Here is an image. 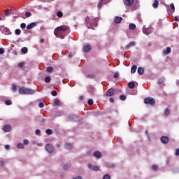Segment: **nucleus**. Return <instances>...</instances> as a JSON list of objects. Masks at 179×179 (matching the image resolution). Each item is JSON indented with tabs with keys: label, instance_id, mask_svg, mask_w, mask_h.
<instances>
[{
	"label": "nucleus",
	"instance_id": "19",
	"mask_svg": "<svg viewBox=\"0 0 179 179\" xmlns=\"http://www.w3.org/2000/svg\"><path fill=\"white\" fill-rule=\"evenodd\" d=\"M137 72H138V75H143V73H145V70L142 67H138Z\"/></svg>",
	"mask_w": 179,
	"mask_h": 179
},
{
	"label": "nucleus",
	"instance_id": "26",
	"mask_svg": "<svg viewBox=\"0 0 179 179\" xmlns=\"http://www.w3.org/2000/svg\"><path fill=\"white\" fill-rule=\"evenodd\" d=\"M17 149H24V144L19 143L17 144Z\"/></svg>",
	"mask_w": 179,
	"mask_h": 179
},
{
	"label": "nucleus",
	"instance_id": "9",
	"mask_svg": "<svg viewBox=\"0 0 179 179\" xmlns=\"http://www.w3.org/2000/svg\"><path fill=\"white\" fill-rule=\"evenodd\" d=\"M12 129V127L9 124H6L3 127V130L4 132H10V130Z\"/></svg>",
	"mask_w": 179,
	"mask_h": 179
},
{
	"label": "nucleus",
	"instance_id": "44",
	"mask_svg": "<svg viewBox=\"0 0 179 179\" xmlns=\"http://www.w3.org/2000/svg\"><path fill=\"white\" fill-rule=\"evenodd\" d=\"M108 167L109 169H115V165H114V164H109L108 165Z\"/></svg>",
	"mask_w": 179,
	"mask_h": 179
},
{
	"label": "nucleus",
	"instance_id": "38",
	"mask_svg": "<svg viewBox=\"0 0 179 179\" xmlns=\"http://www.w3.org/2000/svg\"><path fill=\"white\" fill-rule=\"evenodd\" d=\"M103 5H104V4L103 3V1L100 0V1H99V3H98V6H97L98 8L100 9V8H101V6H103Z\"/></svg>",
	"mask_w": 179,
	"mask_h": 179
},
{
	"label": "nucleus",
	"instance_id": "39",
	"mask_svg": "<svg viewBox=\"0 0 179 179\" xmlns=\"http://www.w3.org/2000/svg\"><path fill=\"white\" fill-rule=\"evenodd\" d=\"M35 134L38 136H41V131H40L38 129L35 131Z\"/></svg>",
	"mask_w": 179,
	"mask_h": 179
},
{
	"label": "nucleus",
	"instance_id": "32",
	"mask_svg": "<svg viewBox=\"0 0 179 179\" xmlns=\"http://www.w3.org/2000/svg\"><path fill=\"white\" fill-rule=\"evenodd\" d=\"M10 12H12V9H6L5 10V16H9L10 15Z\"/></svg>",
	"mask_w": 179,
	"mask_h": 179
},
{
	"label": "nucleus",
	"instance_id": "4",
	"mask_svg": "<svg viewBox=\"0 0 179 179\" xmlns=\"http://www.w3.org/2000/svg\"><path fill=\"white\" fill-rule=\"evenodd\" d=\"M144 103L145 104H150V106H155L156 101L153 98L148 97L144 99Z\"/></svg>",
	"mask_w": 179,
	"mask_h": 179
},
{
	"label": "nucleus",
	"instance_id": "57",
	"mask_svg": "<svg viewBox=\"0 0 179 179\" xmlns=\"http://www.w3.org/2000/svg\"><path fill=\"white\" fill-rule=\"evenodd\" d=\"M175 156H179V148L176 150Z\"/></svg>",
	"mask_w": 179,
	"mask_h": 179
},
{
	"label": "nucleus",
	"instance_id": "29",
	"mask_svg": "<svg viewBox=\"0 0 179 179\" xmlns=\"http://www.w3.org/2000/svg\"><path fill=\"white\" fill-rule=\"evenodd\" d=\"M86 78H87V79H94V78H96V75H94V74H87V76H86Z\"/></svg>",
	"mask_w": 179,
	"mask_h": 179
},
{
	"label": "nucleus",
	"instance_id": "58",
	"mask_svg": "<svg viewBox=\"0 0 179 179\" xmlns=\"http://www.w3.org/2000/svg\"><path fill=\"white\" fill-rule=\"evenodd\" d=\"M101 1H102V3L103 5H106V4L108 3V0H101Z\"/></svg>",
	"mask_w": 179,
	"mask_h": 179
},
{
	"label": "nucleus",
	"instance_id": "5",
	"mask_svg": "<svg viewBox=\"0 0 179 179\" xmlns=\"http://www.w3.org/2000/svg\"><path fill=\"white\" fill-rule=\"evenodd\" d=\"M45 149L48 153H52L54 152V145L51 143H48L45 146Z\"/></svg>",
	"mask_w": 179,
	"mask_h": 179
},
{
	"label": "nucleus",
	"instance_id": "46",
	"mask_svg": "<svg viewBox=\"0 0 179 179\" xmlns=\"http://www.w3.org/2000/svg\"><path fill=\"white\" fill-rule=\"evenodd\" d=\"M25 16H26V17H30V16H31V13L29 12V11L26 12Z\"/></svg>",
	"mask_w": 179,
	"mask_h": 179
},
{
	"label": "nucleus",
	"instance_id": "12",
	"mask_svg": "<svg viewBox=\"0 0 179 179\" xmlns=\"http://www.w3.org/2000/svg\"><path fill=\"white\" fill-rule=\"evenodd\" d=\"M36 26H37V24L36 22H31L27 26V29L31 30V29H34Z\"/></svg>",
	"mask_w": 179,
	"mask_h": 179
},
{
	"label": "nucleus",
	"instance_id": "34",
	"mask_svg": "<svg viewBox=\"0 0 179 179\" xmlns=\"http://www.w3.org/2000/svg\"><path fill=\"white\" fill-rule=\"evenodd\" d=\"M164 82V77H162L158 80V85H163Z\"/></svg>",
	"mask_w": 179,
	"mask_h": 179
},
{
	"label": "nucleus",
	"instance_id": "55",
	"mask_svg": "<svg viewBox=\"0 0 179 179\" xmlns=\"http://www.w3.org/2000/svg\"><path fill=\"white\" fill-rule=\"evenodd\" d=\"M5 53V49H3V48H0V54H4Z\"/></svg>",
	"mask_w": 179,
	"mask_h": 179
},
{
	"label": "nucleus",
	"instance_id": "61",
	"mask_svg": "<svg viewBox=\"0 0 179 179\" xmlns=\"http://www.w3.org/2000/svg\"><path fill=\"white\" fill-rule=\"evenodd\" d=\"M174 20H175V22H178L179 21L178 17L175 16L174 17Z\"/></svg>",
	"mask_w": 179,
	"mask_h": 179
},
{
	"label": "nucleus",
	"instance_id": "51",
	"mask_svg": "<svg viewBox=\"0 0 179 179\" xmlns=\"http://www.w3.org/2000/svg\"><path fill=\"white\" fill-rule=\"evenodd\" d=\"M3 166H5V162L0 160V167H3Z\"/></svg>",
	"mask_w": 179,
	"mask_h": 179
},
{
	"label": "nucleus",
	"instance_id": "30",
	"mask_svg": "<svg viewBox=\"0 0 179 179\" xmlns=\"http://www.w3.org/2000/svg\"><path fill=\"white\" fill-rule=\"evenodd\" d=\"M71 167V164L67 163L63 166L64 170H68Z\"/></svg>",
	"mask_w": 179,
	"mask_h": 179
},
{
	"label": "nucleus",
	"instance_id": "47",
	"mask_svg": "<svg viewBox=\"0 0 179 179\" xmlns=\"http://www.w3.org/2000/svg\"><path fill=\"white\" fill-rule=\"evenodd\" d=\"M165 115H170V110L169 108H166L164 112Z\"/></svg>",
	"mask_w": 179,
	"mask_h": 179
},
{
	"label": "nucleus",
	"instance_id": "27",
	"mask_svg": "<svg viewBox=\"0 0 179 179\" xmlns=\"http://www.w3.org/2000/svg\"><path fill=\"white\" fill-rule=\"evenodd\" d=\"M28 51H29V49H27V47H23L21 49V52H22V54H27Z\"/></svg>",
	"mask_w": 179,
	"mask_h": 179
},
{
	"label": "nucleus",
	"instance_id": "41",
	"mask_svg": "<svg viewBox=\"0 0 179 179\" xmlns=\"http://www.w3.org/2000/svg\"><path fill=\"white\" fill-rule=\"evenodd\" d=\"M120 99L122 101H124V100H127V96L125 95H120Z\"/></svg>",
	"mask_w": 179,
	"mask_h": 179
},
{
	"label": "nucleus",
	"instance_id": "45",
	"mask_svg": "<svg viewBox=\"0 0 179 179\" xmlns=\"http://www.w3.org/2000/svg\"><path fill=\"white\" fill-rule=\"evenodd\" d=\"M89 106H93V99H90L87 101Z\"/></svg>",
	"mask_w": 179,
	"mask_h": 179
},
{
	"label": "nucleus",
	"instance_id": "49",
	"mask_svg": "<svg viewBox=\"0 0 179 179\" xmlns=\"http://www.w3.org/2000/svg\"><path fill=\"white\" fill-rule=\"evenodd\" d=\"M29 140L25 139V140L23 141V143L22 144L27 145H29Z\"/></svg>",
	"mask_w": 179,
	"mask_h": 179
},
{
	"label": "nucleus",
	"instance_id": "31",
	"mask_svg": "<svg viewBox=\"0 0 179 179\" xmlns=\"http://www.w3.org/2000/svg\"><path fill=\"white\" fill-rule=\"evenodd\" d=\"M54 103L56 106H61V101H59L58 99H55L54 100Z\"/></svg>",
	"mask_w": 179,
	"mask_h": 179
},
{
	"label": "nucleus",
	"instance_id": "18",
	"mask_svg": "<svg viewBox=\"0 0 179 179\" xmlns=\"http://www.w3.org/2000/svg\"><path fill=\"white\" fill-rule=\"evenodd\" d=\"M151 31H150V29H143V33L144 34H145L146 36H149V34H150Z\"/></svg>",
	"mask_w": 179,
	"mask_h": 179
},
{
	"label": "nucleus",
	"instance_id": "33",
	"mask_svg": "<svg viewBox=\"0 0 179 179\" xmlns=\"http://www.w3.org/2000/svg\"><path fill=\"white\" fill-rule=\"evenodd\" d=\"M15 34L16 36H20V34H22V31L19 29H17L15 30Z\"/></svg>",
	"mask_w": 179,
	"mask_h": 179
},
{
	"label": "nucleus",
	"instance_id": "20",
	"mask_svg": "<svg viewBox=\"0 0 179 179\" xmlns=\"http://www.w3.org/2000/svg\"><path fill=\"white\" fill-rule=\"evenodd\" d=\"M128 87L129 89H134L135 87V83L134 81H131L128 83Z\"/></svg>",
	"mask_w": 179,
	"mask_h": 179
},
{
	"label": "nucleus",
	"instance_id": "50",
	"mask_svg": "<svg viewBox=\"0 0 179 179\" xmlns=\"http://www.w3.org/2000/svg\"><path fill=\"white\" fill-rule=\"evenodd\" d=\"M20 27L22 29H26V23H21Z\"/></svg>",
	"mask_w": 179,
	"mask_h": 179
},
{
	"label": "nucleus",
	"instance_id": "42",
	"mask_svg": "<svg viewBox=\"0 0 179 179\" xmlns=\"http://www.w3.org/2000/svg\"><path fill=\"white\" fill-rule=\"evenodd\" d=\"M103 179H111V176H110V174H106L103 176Z\"/></svg>",
	"mask_w": 179,
	"mask_h": 179
},
{
	"label": "nucleus",
	"instance_id": "35",
	"mask_svg": "<svg viewBox=\"0 0 179 179\" xmlns=\"http://www.w3.org/2000/svg\"><path fill=\"white\" fill-rule=\"evenodd\" d=\"M45 83H50V82H51V77L46 76L45 78Z\"/></svg>",
	"mask_w": 179,
	"mask_h": 179
},
{
	"label": "nucleus",
	"instance_id": "37",
	"mask_svg": "<svg viewBox=\"0 0 179 179\" xmlns=\"http://www.w3.org/2000/svg\"><path fill=\"white\" fill-rule=\"evenodd\" d=\"M47 135H52V130L51 129H48L45 130Z\"/></svg>",
	"mask_w": 179,
	"mask_h": 179
},
{
	"label": "nucleus",
	"instance_id": "54",
	"mask_svg": "<svg viewBox=\"0 0 179 179\" xmlns=\"http://www.w3.org/2000/svg\"><path fill=\"white\" fill-rule=\"evenodd\" d=\"M38 107H40V108H43L44 107V103L40 102L38 103Z\"/></svg>",
	"mask_w": 179,
	"mask_h": 179
},
{
	"label": "nucleus",
	"instance_id": "40",
	"mask_svg": "<svg viewBox=\"0 0 179 179\" xmlns=\"http://www.w3.org/2000/svg\"><path fill=\"white\" fill-rule=\"evenodd\" d=\"M5 104H6V106H11L12 101H10V100H6L5 101Z\"/></svg>",
	"mask_w": 179,
	"mask_h": 179
},
{
	"label": "nucleus",
	"instance_id": "2",
	"mask_svg": "<svg viewBox=\"0 0 179 179\" xmlns=\"http://www.w3.org/2000/svg\"><path fill=\"white\" fill-rule=\"evenodd\" d=\"M19 93L20 94H34V93H36V90L21 87L19 89Z\"/></svg>",
	"mask_w": 179,
	"mask_h": 179
},
{
	"label": "nucleus",
	"instance_id": "7",
	"mask_svg": "<svg viewBox=\"0 0 179 179\" xmlns=\"http://www.w3.org/2000/svg\"><path fill=\"white\" fill-rule=\"evenodd\" d=\"M160 141H161L162 143H163L164 145H167V143H169V141H170V139L169 138L168 136H162L160 138Z\"/></svg>",
	"mask_w": 179,
	"mask_h": 179
},
{
	"label": "nucleus",
	"instance_id": "15",
	"mask_svg": "<svg viewBox=\"0 0 179 179\" xmlns=\"http://www.w3.org/2000/svg\"><path fill=\"white\" fill-rule=\"evenodd\" d=\"M76 118H78V116L75 115H70L69 116V121H76Z\"/></svg>",
	"mask_w": 179,
	"mask_h": 179
},
{
	"label": "nucleus",
	"instance_id": "10",
	"mask_svg": "<svg viewBox=\"0 0 179 179\" xmlns=\"http://www.w3.org/2000/svg\"><path fill=\"white\" fill-rule=\"evenodd\" d=\"M88 167L90 170H93L94 171H99V168L97 166H92V164H88Z\"/></svg>",
	"mask_w": 179,
	"mask_h": 179
},
{
	"label": "nucleus",
	"instance_id": "25",
	"mask_svg": "<svg viewBox=\"0 0 179 179\" xmlns=\"http://www.w3.org/2000/svg\"><path fill=\"white\" fill-rule=\"evenodd\" d=\"M152 6L155 8V9L159 7V1L155 0L154 3H152Z\"/></svg>",
	"mask_w": 179,
	"mask_h": 179
},
{
	"label": "nucleus",
	"instance_id": "13",
	"mask_svg": "<svg viewBox=\"0 0 179 179\" xmlns=\"http://www.w3.org/2000/svg\"><path fill=\"white\" fill-rule=\"evenodd\" d=\"M113 94H114V88H110L109 90H108V91L106 92V96H108V97H111Z\"/></svg>",
	"mask_w": 179,
	"mask_h": 179
},
{
	"label": "nucleus",
	"instance_id": "3",
	"mask_svg": "<svg viewBox=\"0 0 179 179\" xmlns=\"http://www.w3.org/2000/svg\"><path fill=\"white\" fill-rule=\"evenodd\" d=\"M68 29H69V27H68L66 26H64V25L59 26L55 29V30L54 31V34H55V36H56V37H59L58 32H57V31H66V30H68Z\"/></svg>",
	"mask_w": 179,
	"mask_h": 179
},
{
	"label": "nucleus",
	"instance_id": "17",
	"mask_svg": "<svg viewBox=\"0 0 179 179\" xmlns=\"http://www.w3.org/2000/svg\"><path fill=\"white\" fill-rule=\"evenodd\" d=\"M136 44V43H135V41H131L126 45V48H131V47H135Z\"/></svg>",
	"mask_w": 179,
	"mask_h": 179
},
{
	"label": "nucleus",
	"instance_id": "62",
	"mask_svg": "<svg viewBox=\"0 0 179 179\" xmlns=\"http://www.w3.org/2000/svg\"><path fill=\"white\" fill-rule=\"evenodd\" d=\"M109 101H110V103H114V99H113V98H110V99H109Z\"/></svg>",
	"mask_w": 179,
	"mask_h": 179
},
{
	"label": "nucleus",
	"instance_id": "8",
	"mask_svg": "<svg viewBox=\"0 0 179 179\" xmlns=\"http://www.w3.org/2000/svg\"><path fill=\"white\" fill-rule=\"evenodd\" d=\"M83 50L85 52H89L92 50V46L87 43H85L83 46Z\"/></svg>",
	"mask_w": 179,
	"mask_h": 179
},
{
	"label": "nucleus",
	"instance_id": "28",
	"mask_svg": "<svg viewBox=\"0 0 179 179\" xmlns=\"http://www.w3.org/2000/svg\"><path fill=\"white\" fill-rule=\"evenodd\" d=\"M46 71L48 73H51L54 71V68L52 66H48L47 67Z\"/></svg>",
	"mask_w": 179,
	"mask_h": 179
},
{
	"label": "nucleus",
	"instance_id": "11",
	"mask_svg": "<svg viewBox=\"0 0 179 179\" xmlns=\"http://www.w3.org/2000/svg\"><path fill=\"white\" fill-rule=\"evenodd\" d=\"M121 22H122V17L116 16L114 18V23H115L116 24H120Z\"/></svg>",
	"mask_w": 179,
	"mask_h": 179
},
{
	"label": "nucleus",
	"instance_id": "64",
	"mask_svg": "<svg viewBox=\"0 0 179 179\" xmlns=\"http://www.w3.org/2000/svg\"><path fill=\"white\" fill-rule=\"evenodd\" d=\"M83 99H85V96H80V97H79V99H80V100H83Z\"/></svg>",
	"mask_w": 179,
	"mask_h": 179
},
{
	"label": "nucleus",
	"instance_id": "56",
	"mask_svg": "<svg viewBox=\"0 0 179 179\" xmlns=\"http://www.w3.org/2000/svg\"><path fill=\"white\" fill-rule=\"evenodd\" d=\"M170 6H171L172 10H176V7L174 6V3H171L170 4Z\"/></svg>",
	"mask_w": 179,
	"mask_h": 179
},
{
	"label": "nucleus",
	"instance_id": "63",
	"mask_svg": "<svg viewBox=\"0 0 179 179\" xmlns=\"http://www.w3.org/2000/svg\"><path fill=\"white\" fill-rule=\"evenodd\" d=\"M13 92H16V85H13Z\"/></svg>",
	"mask_w": 179,
	"mask_h": 179
},
{
	"label": "nucleus",
	"instance_id": "16",
	"mask_svg": "<svg viewBox=\"0 0 179 179\" xmlns=\"http://www.w3.org/2000/svg\"><path fill=\"white\" fill-rule=\"evenodd\" d=\"M94 156L96 159H100L101 157V152H100L99 151H96L95 152H94Z\"/></svg>",
	"mask_w": 179,
	"mask_h": 179
},
{
	"label": "nucleus",
	"instance_id": "21",
	"mask_svg": "<svg viewBox=\"0 0 179 179\" xmlns=\"http://www.w3.org/2000/svg\"><path fill=\"white\" fill-rule=\"evenodd\" d=\"M136 69H138V66H136V65H133L131 68V73H135Z\"/></svg>",
	"mask_w": 179,
	"mask_h": 179
},
{
	"label": "nucleus",
	"instance_id": "14",
	"mask_svg": "<svg viewBox=\"0 0 179 179\" xmlns=\"http://www.w3.org/2000/svg\"><path fill=\"white\" fill-rule=\"evenodd\" d=\"M123 2L126 6H131L134 3V0H123Z\"/></svg>",
	"mask_w": 179,
	"mask_h": 179
},
{
	"label": "nucleus",
	"instance_id": "23",
	"mask_svg": "<svg viewBox=\"0 0 179 179\" xmlns=\"http://www.w3.org/2000/svg\"><path fill=\"white\" fill-rule=\"evenodd\" d=\"M64 148H65V149H67L68 150H71V149H72V144H71V143H66L64 145Z\"/></svg>",
	"mask_w": 179,
	"mask_h": 179
},
{
	"label": "nucleus",
	"instance_id": "53",
	"mask_svg": "<svg viewBox=\"0 0 179 179\" xmlns=\"http://www.w3.org/2000/svg\"><path fill=\"white\" fill-rule=\"evenodd\" d=\"M157 169H159V166H157V165L152 166V170H155V171H157Z\"/></svg>",
	"mask_w": 179,
	"mask_h": 179
},
{
	"label": "nucleus",
	"instance_id": "48",
	"mask_svg": "<svg viewBox=\"0 0 179 179\" xmlns=\"http://www.w3.org/2000/svg\"><path fill=\"white\" fill-rule=\"evenodd\" d=\"M51 94H52V96H57V94H58V93L57 92V91L52 90V91L51 92Z\"/></svg>",
	"mask_w": 179,
	"mask_h": 179
},
{
	"label": "nucleus",
	"instance_id": "6",
	"mask_svg": "<svg viewBox=\"0 0 179 179\" xmlns=\"http://www.w3.org/2000/svg\"><path fill=\"white\" fill-rule=\"evenodd\" d=\"M1 31L3 34H6L7 36L12 34V32H10V29H9V28L5 27L3 26H2V27H1Z\"/></svg>",
	"mask_w": 179,
	"mask_h": 179
},
{
	"label": "nucleus",
	"instance_id": "1",
	"mask_svg": "<svg viewBox=\"0 0 179 179\" xmlns=\"http://www.w3.org/2000/svg\"><path fill=\"white\" fill-rule=\"evenodd\" d=\"M85 23H87V27L88 29H92V30H94V27H97V21L93 17H87L85 18Z\"/></svg>",
	"mask_w": 179,
	"mask_h": 179
},
{
	"label": "nucleus",
	"instance_id": "24",
	"mask_svg": "<svg viewBox=\"0 0 179 179\" xmlns=\"http://www.w3.org/2000/svg\"><path fill=\"white\" fill-rule=\"evenodd\" d=\"M129 30H135L136 29V25L134 23H131L129 25Z\"/></svg>",
	"mask_w": 179,
	"mask_h": 179
},
{
	"label": "nucleus",
	"instance_id": "22",
	"mask_svg": "<svg viewBox=\"0 0 179 179\" xmlns=\"http://www.w3.org/2000/svg\"><path fill=\"white\" fill-rule=\"evenodd\" d=\"M164 52L167 55L168 54H170L171 52V48L170 47L166 48V49H164Z\"/></svg>",
	"mask_w": 179,
	"mask_h": 179
},
{
	"label": "nucleus",
	"instance_id": "52",
	"mask_svg": "<svg viewBox=\"0 0 179 179\" xmlns=\"http://www.w3.org/2000/svg\"><path fill=\"white\" fill-rule=\"evenodd\" d=\"M18 66H19L20 68H23V66H24V62H20V63L18 64Z\"/></svg>",
	"mask_w": 179,
	"mask_h": 179
},
{
	"label": "nucleus",
	"instance_id": "60",
	"mask_svg": "<svg viewBox=\"0 0 179 179\" xmlns=\"http://www.w3.org/2000/svg\"><path fill=\"white\" fill-rule=\"evenodd\" d=\"M82 178H83L82 176H77V177L73 178V179H82Z\"/></svg>",
	"mask_w": 179,
	"mask_h": 179
},
{
	"label": "nucleus",
	"instance_id": "36",
	"mask_svg": "<svg viewBox=\"0 0 179 179\" xmlns=\"http://www.w3.org/2000/svg\"><path fill=\"white\" fill-rule=\"evenodd\" d=\"M57 16L58 17H62V16H64V13H62V11H57Z\"/></svg>",
	"mask_w": 179,
	"mask_h": 179
},
{
	"label": "nucleus",
	"instance_id": "59",
	"mask_svg": "<svg viewBox=\"0 0 179 179\" xmlns=\"http://www.w3.org/2000/svg\"><path fill=\"white\" fill-rule=\"evenodd\" d=\"M5 149H6L7 150H8V149H10V145H5Z\"/></svg>",
	"mask_w": 179,
	"mask_h": 179
},
{
	"label": "nucleus",
	"instance_id": "43",
	"mask_svg": "<svg viewBox=\"0 0 179 179\" xmlns=\"http://www.w3.org/2000/svg\"><path fill=\"white\" fill-rule=\"evenodd\" d=\"M120 76V73L118 72L115 73V74L113 75V78H115V79H118Z\"/></svg>",
	"mask_w": 179,
	"mask_h": 179
}]
</instances>
